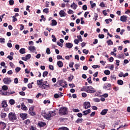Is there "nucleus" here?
<instances>
[{
    "mask_svg": "<svg viewBox=\"0 0 130 130\" xmlns=\"http://www.w3.org/2000/svg\"><path fill=\"white\" fill-rule=\"evenodd\" d=\"M82 91L87 92V93H95L96 90L92 86H84L82 89Z\"/></svg>",
    "mask_w": 130,
    "mask_h": 130,
    "instance_id": "nucleus-1",
    "label": "nucleus"
},
{
    "mask_svg": "<svg viewBox=\"0 0 130 130\" xmlns=\"http://www.w3.org/2000/svg\"><path fill=\"white\" fill-rule=\"evenodd\" d=\"M8 118L10 121H14V120H17V116L16 114L13 112H10L8 115Z\"/></svg>",
    "mask_w": 130,
    "mask_h": 130,
    "instance_id": "nucleus-2",
    "label": "nucleus"
},
{
    "mask_svg": "<svg viewBox=\"0 0 130 130\" xmlns=\"http://www.w3.org/2000/svg\"><path fill=\"white\" fill-rule=\"evenodd\" d=\"M55 112V111H51L49 112V113L46 116V118H47V119H49L50 117H52V116H55V115H56Z\"/></svg>",
    "mask_w": 130,
    "mask_h": 130,
    "instance_id": "nucleus-3",
    "label": "nucleus"
},
{
    "mask_svg": "<svg viewBox=\"0 0 130 130\" xmlns=\"http://www.w3.org/2000/svg\"><path fill=\"white\" fill-rule=\"evenodd\" d=\"M68 113V109L67 108H61L59 110V114L64 115Z\"/></svg>",
    "mask_w": 130,
    "mask_h": 130,
    "instance_id": "nucleus-4",
    "label": "nucleus"
},
{
    "mask_svg": "<svg viewBox=\"0 0 130 130\" xmlns=\"http://www.w3.org/2000/svg\"><path fill=\"white\" fill-rule=\"evenodd\" d=\"M3 82L5 85H10L12 83V79L10 77H5L3 79Z\"/></svg>",
    "mask_w": 130,
    "mask_h": 130,
    "instance_id": "nucleus-5",
    "label": "nucleus"
},
{
    "mask_svg": "<svg viewBox=\"0 0 130 130\" xmlns=\"http://www.w3.org/2000/svg\"><path fill=\"white\" fill-rule=\"evenodd\" d=\"M84 108L85 109H88V108H90L91 107V104H90V102H85L84 103Z\"/></svg>",
    "mask_w": 130,
    "mask_h": 130,
    "instance_id": "nucleus-6",
    "label": "nucleus"
},
{
    "mask_svg": "<svg viewBox=\"0 0 130 130\" xmlns=\"http://www.w3.org/2000/svg\"><path fill=\"white\" fill-rule=\"evenodd\" d=\"M29 113L30 115L34 116L35 115V112H34V107H31L29 110Z\"/></svg>",
    "mask_w": 130,
    "mask_h": 130,
    "instance_id": "nucleus-7",
    "label": "nucleus"
},
{
    "mask_svg": "<svg viewBox=\"0 0 130 130\" xmlns=\"http://www.w3.org/2000/svg\"><path fill=\"white\" fill-rule=\"evenodd\" d=\"M59 14L61 17H66V16H67V13H66L63 10H60V11L59 12Z\"/></svg>",
    "mask_w": 130,
    "mask_h": 130,
    "instance_id": "nucleus-8",
    "label": "nucleus"
},
{
    "mask_svg": "<svg viewBox=\"0 0 130 130\" xmlns=\"http://www.w3.org/2000/svg\"><path fill=\"white\" fill-rule=\"evenodd\" d=\"M126 20H127V16L123 15L120 17V21L122 22H126Z\"/></svg>",
    "mask_w": 130,
    "mask_h": 130,
    "instance_id": "nucleus-9",
    "label": "nucleus"
},
{
    "mask_svg": "<svg viewBox=\"0 0 130 130\" xmlns=\"http://www.w3.org/2000/svg\"><path fill=\"white\" fill-rule=\"evenodd\" d=\"M38 125L39 126H40V127H43V126H45L46 125V123L40 121L38 122Z\"/></svg>",
    "mask_w": 130,
    "mask_h": 130,
    "instance_id": "nucleus-10",
    "label": "nucleus"
},
{
    "mask_svg": "<svg viewBox=\"0 0 130 130\" xmlns=\"http://www.w3.org/2000/svg\"><path fill=\"white\" fill-rule=\"evenodd\" d=\"M21 108L22 110H24V111H26V110H28V108L25 105H24V103H22L21 104Z\"/></svg>",
    "mask_w": 130,
    "mask_h": 130,
    "instance_id": "nucleus-11",
    "label": "nucleus"
},
{
    "mask_svg": "<svg viewBox=\"0 0 130 130\" xmlns=\"http://www.w3.org/2000/svg\"><path fill=\"white\" fill-rule=\"evenodd\" d=\"M20 116L21 118H22V119H27V114L26 113H21L20 114Z\"/></svg>",
    "mask_w": 130,
    "mask_h": 130,
    "instance_id": "nucleus-12",
    "label": "nucleus"
},
{
    "mask_svg": "<svg viewBox=\"0 0 130 130\" xmlns=\"http://www.w3.org/2000/svg\"><path fill=\"white\" fill-rule=\"evenodd\" d=\"M1 104L3 108L8 107V104H7V101H3Z\"/></svg>",
    "mask_w": 130,
    "mask_h": 130,
    "instance_id": "nucleus-13",
    "label": "nucleus"
},
{
    "mask_svg": "<svg viewBox=\"0 0 130 130\" xmlns=\"http://www.w3.org/2000/svg\"><path fill=\"white\" fill-rule=\"evenodd\" d=\"M0 92H1V94L3 96H9L10 94V92H4V91L2 90H0Z\"/></svg>",
    "mask_w": 130,
    "mask_h": 130,
    "instance_id": "nucleus-14",
    "label": "nucleus"
},
{
    "mask_svg": "<svg viewBox=\"0 0 130 130\" xmlns=\"http://www.w3.org/2000/svg\"><path fill=\"white\" fill-rule=\"evenodd\" d=\"M62 96H63V93H61L60 94L55 93L54 95V97L55 98V99H57V98H59V97H62Z\"/></svg>",
    "mask_w": 130,
    "mask_h": 130,
    "instance_id": "nucleus-15",
    "label": "nucleus"
},
{
    "mask_svg": "<svg viewBox=\"0 0 130 130\" xmlns=\"http://www.w3.org/2000/svg\"><path fill=\"white\" fill-rule=\"evenodd\" d=\"M73 44L71 43H66V47L67 48H72V47H73Z\"/></svg>",
    "mask_w": 130,
    "mask_h": 130,
    "instance_id": "nucleus-16",
    "label": "nucleus"
},
{
    "mask_svg": "<svg viewBox=\"0 0 130 130\" xmlns=\"http://www.w3.org/2000/svg\"><path fill=\"white\" fill-rule=\"evenodd\" d=\"M71 8L73 9V10H76L77 8H78V5L74 3L72 5H71Z\"/></svg>",
    "mask_w": 130,
    "mask_h": 130,
    "instance_id": "nucleus-17",
    "label": "nucleus"
},
{
    "mask_svg": "<svg viewBox=\"0 0 130 130\" xmlns=\"http://www.w3.org/2000/svg\"><path fill=\"white\" fill-rule=\"evenodd\" d=\"M57 64L59 67V68H62V67H63V63L61 61H58L57 62Z\"/></svg>",
    "mask_w": 130,
    "mask_h": 130,
    "instance_id": "nucleus-18",
    "label": "nucleus"
},
{
    "mask_svg": "<svg viewBox=\"0 0 130 130\" xmlns=\"http://www.w3.org/2000/svg\"><path fill=\"white\" fill-rule=\"evenodd\" d=\"M90 112H91V110L88 109L86 111H83V115H87V114H89V113H90Z\"/></svg>",
    "mask_w": 130,
    "mask_h": 130,
    "instance_id": "nucleus-19",
    "label": "nucleus"
},
{
    "mask_svg": "<svg viewBox=\"0 0 130 130\" xmlns=\"http://www.w3.org/2000/svg\"><path fill=\"white\" fill-rule=\"evenodd\" d=\"M108 111V109H104L103 111H102V112H101V114L102 115H105V114L107 113Z\"/></svg>",
    "mask_w": 130,
    "mask_h": 130,
    "instance_id": "nucleus-20",
    "label": "nucleus"
},
{
    "mask_svg": "<svg viewBox=\"0 0 130 130\" xmlns=\"http://www.w3.org/2000/svg\"><path fill=\"white\" fill-rule=\"evenodd\" d=\"M28 49L30 51H32V52H34L36 50V49L35 47H34V46L29 47Z\"/></svg>",
    "mask_w": 130,
    "mask_h": 130,
    "instance_id": "nucleus-21",
    "label": "nucleus"
},
{
    "mask_svg": "<svg viewBox=\"0 0 130 130\" xmlns=\"http://www.w3.org/2000/svg\"><path fill=\"white\" fill-rule=\"evenodd\" d=\"M19 52L21 54H24V53H26V50L25 49V48H21L20 49Z\"/></svg>",
    "mask_w": 130,
    "mask_h": 130,
    "instance_id": "nucleus-22",
    "label": "nucleus"
},
{
    "mask_svg": "<svg viewBox=\"0 0 130 130\" xmlns=\"http://www.w3.org/2000/svg\"><path fill=\"white\" fill-rule=\"evenodd\" d=\"M43 82V79H41L40 80H38L37 81V84L39 86H42V83Z\"/></svg>",
    "mask_w": 130,
    "mask_h": 130,
    "instance_id": "nucleus-23",
    "label": "nucleus"
},
{
    "mask_svg": "<svg viewBox=\"0 0 130 130\" xmlns=\"http://www.w3.org/2000/svg\"><path fill=\"white\" fill-rule=\"evenodd\" d=\"M107 43L108 44V45H113V42H112V41H111V40H109L107 41Z\"/></svg>",
    "mask_w": 130,
    "mask_h": 130,
    "instance_id": "nucleus-24",
    "label": "nucleus"
},
{
    "mask_svg": "<svg viewBox=\"0 0 130 130\" xmlns=\"http://www.w3.org/2000/svg\"><path fill=\"white\" fill-rule=\"evenodd\" d=\"M117 84L118 85H123V81L121 80H118L117 81Z\"/></svg>",
    "mask_w": 130,
    "mask_h": 130,
    "instance_id": "nucleus-25",
    "label": "nucleus"
},
{
    "mask_svg": "<svg viewBox=\"0 0 130 130\" xmlns=\"http://www.w3.org/2000/svg\"><path fill=\"white\" fill-rule=\"evenodd\" d=\"M52 24L53 26H56V25H57V22H56V20L53 19L52 20Z\"/></svg>",
    "mask_w": 130,
    "mask_h": 130,
    "instance_id": "nucleus-26",
    "label": "nucleus"
},
{
    "mask_svg": "<svg viewBox=\"0 0 130 130\" xmlns=\"http://www.w3.org/2000/svg\"><path fill=\"white\" fill-rule=\"evenodd\" d=\"M90 4L91 6V8L93 9L94 7H96V4L94 3L93 1H90Z\"/></svg>",
    "mask_w": 130,
    "mask_h": 130,
    "instance_id": "nucleus-27",
    "label": "nucleus"
},
{
    "mask_svg": "<svg viewBox=\"0 0 130 130\" xmlns=\"http://www.w3.org/2000/svg\"><path fill=\"white\" fill-rule=\"evenodd\" d=\"M9 103L11 105H14L15 104V100L11 99L9 101Z\"/></svg>",
    "mask_w": 130,
    "mask_h": 130,
    "instance_id": "nucleus-28",
    "label": "nucleus"
},
{
    "mask_svg": "<svg viewBox=\"0 0 130 130\" xmlns=\"http://www.w3.org/2000/svg\"><path fill=\"white\" fill-rule=\"evenodd\" d=\"M105 22H106V24H109V22H112V19H106L105 20Z\"/></svg>",
    "mask_w": 130,
    "mask_h": 130,
    "instance_id": "nucleus-29",
    "label": "nucleus"
},
{
    "mask_svg": "<svg viewBox=\"0 0 130 130\" xmlns=\"http://www.w3.org/2000/svg\"><path fill=\"white\" fill-rule=\"evenodd\" d=\"M1 116L2 118H5L6 116H7V114L6 113H2Z\"/></svg>",
    "mask_w": 130,
    "mask_h": 130,
    "instance_id": "nucleus-30",
    "label": "nucleus"
},
{
    "mask_svg": "<svg viewBox=\"0 0 130 130\" xmlns=\"http://www.w3.org/2000/svg\"><path fill=\"white\" fill-rule=\"evenodd\" d=\"M52 38L53 42H56V38H55V36L52 35Z\"/></svg>",
    "mask_w": 130,
    "mask_h": 130,
    "instance_id": "nucleus-31",
    "label": "nucleus"
},
{
    "mask_svg": "<svg viewBox=\"0 0 130 130\" xmlns=\"http://www.w3.org/2000/svg\"><path fill=\"white\" fill-rule=\"evenodd\" d=\"M48 75V72L45 71L43 74V77H44V78H45V77H46V76H47Z\"/></svg>",
    "mask_w": 130,
    "mask_h": 130,
    "instance_id": "nucleus-32",
    "label": "nucleus"
},
{
    "mask_svg": "<svg viewBox=\"0 0 130 130\" xmlns=\"http://www.w3.org/2000/svg\"><path fill=\"white\" fill-rule=\"evenodd\" d=\"M44 13H46V14H48L49 12V9L48 8H45L43 10Z\"/></svg>",
    "mask_w": 130,
    "mask_h": 130,
    "instance_id": "nucleus-33",
    "label": "nucleus"
},
{
    "mask_svg": "<svg viewBox=\"0 0 130 130\" xmlns=\"http://www.w3.org/2000/svg\"><path fill=\"white\" fill-rule=\"evenodd\" d=\"M104 74L107 75H110V71L109 70H105Z\"/></svg>",
    "mask_w": 130,
    "mask_h": 130,
    "instance_id": "nucleus-34",
    "label": "nucleus"
},
{
    "mask_svg": "<svg viewBox=\"0 0 130 130\" xmlns=\"http://www.w3.org/2000/svg\"><path fill=\"white\" fill-rule=\"evenodd\" d=\"M2 89L4 91H7V90H8V86L7 85H4L2 87Z\"/></svg>",
    "mask_w": 130,
    "mask_h": 130,
    "instance_id": "nucleus-35",
    "label": "nucleus"
},
{
    "mask_svg": "<svg viewBox=\"0 0 130 130\" xmlns=\"http://www.w3.org/2000/svg\"><path fill=\"white\" fill-rule=\"evenodd\" d=\"M77 38L78 39V41H80V42H82V41H83V39H82V36H77Z\"/></svg>",
    "mask_w": 130,
    "mask_h": 130,
    "instance_id": "nucleus-36",
    "label": "nucleus"
},
{
    "mask_svg": "<svg viewBox=\"0 0 130 130\" xmlns=\"http://www.w3.org/2000/svg\"><path fill=\"white\" fill-rule=\"evenodd\" d=\"M26 100L27 101V102L28 103H30V104H32V103H33V100L29 99H26Z\"/></svg>",
    "mask_w": 130,
    "mask_h": 130,
    "instance_id": "nucleus-37",
    "label": "nucleus"
},
{
    "mask_svg": "<svg viewBox=\"0 0 130 130\" xmlns=\"http://www.w3.org/2000/svg\"><path fill=\"white\" fill-rule=\"evenodd\" d=\"M0 124H1V125H2L3 128H6V123H5L4 122H1Z\"/></svg>",
    "mask_w": 130,
    "mask_h": 130,
    "instance_id": "nucleus-38",
    "label": "nucleus"
},
{
    "mask_svg": "<svg viewBox=\"0 0 130 130\" xmlns=\"http://www.w3.org/2000/svg\"><path fill=\"white\" fill-rule=\"evenodd\" d=\"M20 71H21V68H20V67H17L15 69L16 73H19Z\"/></svg>",
    "mask_w": 130,
    "mask_h": 130,
    "instance_id": "nucleus-39",
    "label": "nucleus"
},
{
    "mask_svg": "<svg viewBox=\"0 0 130 130\" xmlns=\"http://www.w3.org/2000/svg\"><path fill=\"white\" fill-rule=\"evenodd\" d=\"M93 101H94V102H100V99L98 98H94L93 99Z\"/></svg>",
    "mask_w": 130,
    "mask_h": 130,
    "instance_id": "nucleus-40",
    "label": "nucleus"
},
{
    "mask_svg": "<svg viewBox=\"0 0 130 130\" xmlns=\"http://www.w3.org/2000/svg\"><path fill=\"white\" fill-rule=\"evenodd\" d=\"M49 70H51V71H54V67H53V66L52 65H49Z\"/></svg>",
    "mask_w": 130,
    "mask_h": 130,
    "instance_id": "nucleus-41",
    "label": "nucleus"
},
{
    "mask_svg": "<svg viewBox=\"0 0 130 130\" xmlns=\"http://www.w3.org/2000/svg\"><path fill=\"white\" fill-rule=\"evenodd\" d=\"M58 129H61V130H69V128L67 127H61L58 128Z\"/></svg>",
    "mask_w": 130,
    "mask_h": 130,
    "instance_id": "nucleus-42",
    "label": "nucleus"
},
{
    "mask_svg": "<svg viewBox=\"0 0 130 130\" xmlns=\"http://www.w3.org/2000/svg\"><path fill=\"white\" fill-rule=\"evenodd\" d=\"M66 83H67L66 81H62L61 82H60L61 87H63V84H66Z\"/></svg>",
    "mask_w": 130,
    "mask_h": 130,
    "instance_id": "nucleus-43",
    "label": "nucleus"
},
{
    "mask_svg": "<svg viewBox=\"0 0 130 130\" xmlns=\"http://www.w3.org/2000/svg\"><path fill=\"white\" fill-rule=\"evenodd\" d=\"M83 53H85V54H88L89 53V50H86V49H84L83 50Z\"/></svg>",
    "mask_w": 130,
    "mask_h": 130,
    "instance_id": "nucleus-44",
    "label": "nucleus"
},
{
    "mask_svg": "<svg viewBox=\"0 0 130 130\" xmlns=\"http://www.w3.org/2000/svg\"><path fill=\"white\" fill-rule=\"evenodd\" d=\"M25 57H26L27 59H30L31 58V54H28L25 56Z\"/></svg>",
    "mask_w": 130,
    "mask_h": 130,
    "instance_id": "nucleus-45",
    "label": "nucleus"
},
{
    "mask_svg": "<svg viewBox=\"0 0 130 130\" xmlns=\"http://www.w3.org/2000/svg\"><path fill=\"white\" fill-rule=\"evenodd\" d=\"M73 79H74V76L72 75L71 76L69 77L68 81L71 82V81H72L73 80Z\"/></svg>",
    "mask_w": 130,
    "mask_h": 130,
    "instance_id": "nucleus-46",
    "label": "nucleus"
},
{
    "mask_svg": "<svg viewBox=\"0 0 130 130\" xmlns=\"http://www.w3.org/2000/svg\"><path fill=\"white\" fill-rule=\"evenodd\" d=\"M12 18H13V20H12L13 22H17V21H18V19H17V18H16L15 16H13Z\"/></svg>",
    "mask_w": 130,
    "mask_h": 130,
    "instance_id": "nucleus-47",
    "label": "nucleus"
},
{
    "mask_svg": "<svg viewBox=\"0 0 130 130\" xmlns=\"http://www.w3.org/2000/svg\"><path fill=\"white\" fill-rule=\"evenodd\" d=\"M46 53L48 54H50V49L47 48L46 49Z\"/></svg>",
    "mask_w": 130,
    "mask_h": 130,
    "instance_id": "nucleus-48",
    "label": "nucleus"
},
{
    "mask_svg": "<svg viewBox=\"0 0 130 130\" xmlns=\"http://www.w3.org/2000/svg\"><path fill=\"white\" fill-rule=\"evenodd\" d=\"M87 81L89 84H92V80H91V77H89V78L87 79Z\"/></svg>",
    "mask_w": 130,
    "mask_h": 130,
    "instance_id": "nucleus-49",
    "label": "nucleus"
},
{
    "mask_svg": "<svg viewBox=\"0 0 130 130\" xmlns=\"http://www.w3.org/2000/svg\"><path fill=\"white\" fill-rule=\"evenodd\" d=\"M5 42V38H0V42L1 43H4V42Z\"/></svg>",
    "mask_w": 130,
    "mask_h": 130,
    "instance_id": "nucleus-50",
    "label": "nucleus"
},
{
    "mask_svg": "<svg viewBox=\"0 0 130 130\" xmlns=\"http://www.w3.org/2000/svg\"><path fill=\"white\" fill-rule=\"evenodd\" d=\"M100 7H101L102 8H104V7H105V4H104V3L102 2L100 3Z\"/></svg>",
    "mask_w": 130,
    "mask_h": 130,
    "instance_id": "nucleus-51",
    "label": "nucleus"
},
{
    "mask_svg": "<svg viewBox=\"0 0 130 130\" xmlns=\"http://www.w3.org/2000/svg\"><path fill=\"white\" fill-rule=\"evenodd\" d=\"M46 103H48V104H50V101H49V100H45L44 101V104H46Z\"/></svg>",
    "mask_w": 130,
    "mask_h": 130,
    "instance_id": "nucleus-52",
    "label": "nucleus"
},
{
    "mask_svg": "<svg viewBox=\"0 0 130 130\" xmlns=\"http://www.w3.org/2000/svg\"><path fill=\"white\" fill-rule=\"evenodd\" d=\"M118 77H120V78L123 77V72H120V73L118 74Z\"/></svg>",
    "mask_w": 130,
    "mask_h": 130,
    "instance_id": "nucleus-53",
    "label": "nucleus"
},
{
    "mask_svg": "<svg viewBox=\"0 0 130 130\" xmlns=\"http://www.w3.org/2000/svg\"><path fill=\"white\" fill-rule=\"evenodd\" d=\"M9 5H10V6H13V5H14L13 0H10L9 1Z\"/></svg>",
    "mask_w": 130,
    "mask_h": 130,
    "instance_id": "nucleus-54",
    "label": "nucleus"
},
{
    "mask_svg": "<svg viewBox=\"0 0 130 130\" xmlns=\"http://www.w3.org/2000/svg\"><path fill=\"white\" fill-rule=\"evenodd\" d=\"M14 83L15 84H18V83H19V80H18V78H16L14 79Z\"/></svg>",
    "mask_w": 130,
    "mask_h": 130,
    "instance_id": "nucleus-55",
    "label": "nucleus"
},
{
    "mask_svg": "<svg viewBox=\"0 0 130 130\" xmlns=\"http://www.w3.org/2000/svg\"><path fill=\"white\" fill-rule=\"evenodd\" d=\"M111 78L112 80H116V76L115 75H111Z\"/></svg>",
    "mask_w": 130,
    "mask_h": 130,
    "instance_id": "nucleus-56",
    "label": "nucleus"
},
{
    "mask_svg": "<svg viewBox=\"0 0 130 130\" xmlns=\"http://www.w3.org/2000/svg\"><path fill=\"white\" fill-rule=\"evenodd\" d=\"M99 37L101 38V39H103L104 38V35L103 34H100L99 35Z\"/></svg>",
    "mask_w": 130,
    "mask_h": 130,
    "instance_id": "nucleus-57",
    "label": "nucleus"
},
{
    "mask_svg": "<svg viewBox=\"0 0 130 130\" xmlns=\"http://www.w3.org/2000/svg\"><path fill=\"white\" fill-rule=\"evenodd\" d=\"M76 122L77 123H79V122H80V123L82 122V119H78L76 120Z\"/></svg>",
    "mask_w": 130,
    "mask_h": 130,
    "instance_id": "nucleus-58",
    "label": "nucleus"
},
{
    "mask_svg": "<svg viewBox=\"0 0 130 130\" xmlns=\"http://www.w3.org/2000/svg\"><path fill=\"white\" fill-rule=\"evenodd\" d=\"M87 5H85L82 7V9L83 10H84V11H86L87 10Z\"/></svg>",
    "mask_w": 130,
    "mask_h": 130,
    "instance_id": "nucleus-59",
    "label": "nucleus"
},
{
    "mask_svg": "<svg viewBox=\"0 0 130 130\" xmlns=\"http://www.w3.org/2000/svg\"><path fill=\"white\" fill-rule=\"evenodd\" d=\"M19 94L21 96H25V92L24 91H20V92H19Z\"/></svg>",
    "mask_w": 130,
    "mask_h": 130,
    "instance_id": "nucleus-60",
    "label": "nucleus"
},
{
    "mask_svg": "<svg viewBox=\"0 0 130 130\" xmlns=\"http://www.w3.org/2000/svg\"><path fill=\"white\" fill-rule=\"evenodd\" d=\"M82 97H84V98H85V97H87V93H86L85 92H83L82 93Z\"/></svg>",
    "mask_w": 130,
    "mask_h": 130,
    "instance_id": "nucleus-61",
    "label": "nucleus"
},
{
    "mask_svg": "<svg viewBox=\"0 0 130 130\" xmlns=\"http://www.w3.org/2000/svg\"><path fill=\"white\" fill-rule=\"evenodd\" d=\"M7 46H8L10 48H12L13 45H12V43H8L7 44Z\"/></svg>",
    "mask_w": 130,
    "mask_h": 130,
    "instance_id": "nucleus-62",
    "label": "nucleus"
},
{
    "mask_svg": "<svg viewBox=\"0 0 130 130\" xmlns=\"http://www.w3.org/2000/svg\"><path fill=\"white\" fill-rule=\"evenodd\" d=\"M74 62H72L69 64V67L70 68H73V67L74 66Z\"/></svg>",
    "mask_w": 130,
    "mask_h": 130,
    "instance_id": "nucleus-63",
    "label": "nucleus"
},
{
    "mask_svg": "<svg viewBox=\"0 0 130 130\" xmlns=\"http://www.w3.org/2000/svg\"><path fill=\"white\" fill-rule=\"evenodd\" d=\"M68 14H73L74 11L72 10H69V11L68 12Z\"/></svg>",
    "mask_w": 130,
    "mask_h": 130,
    "instance_id": "nucleus-64",
    "label": "nucleus"
}]
</instances>
